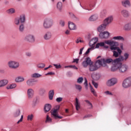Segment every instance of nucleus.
<instances>
[{
  "mask_svg": "<svg viewBox=\"0 0 131 131\" xmlns=\"http://www.w3.org/2000/svg\"><path fill=\"white\" fill-rule=\"evenodd\" d=\"M106 45H108L110 46V49L111 51H113V56L115 58H118L122 51L120 50L119 47H117V45H118V42L115 41L111 40H107L105 41Z\"/></svg>",
  "mask_w": 131,
  "mask_h": 131,
  "instance_id": "f257e3e1",
  "label": "nucleus"
},
{
  "mask_svg": "<svg viewBox=\"0 0 131 131\" xmlns=\"http://www.w3.org/2000/svg\"><path fill=\"white\" fill-rule=\"evenodd\" d=\"M127 69H128V66L127 65L122 64L121 61H118L116 66L111 68V71L114 72L118 70L120 73H124V72L127 71Z\"/></svg>",
  "mask_w": 131,
  "mask_h": 131,
  "instance_id": "f03ea898",
  "label": "nucleus"
},
{
  "mask_svg": "<svg viewBox=\"0 0 131 131\" xmlns=\"http://www.w3.org/2000/svg\"><path fill=\"white\" fill-rule=\"evenodd\" d=\"M113 21V17L112 16H108L104 20L102 24L100 25L97 28V30L99 32H102L106 29L107 25H109Z\"/></svg>",
  "mask_w": 131,
  "mask_h": 131,
  "instance_id": "7ed1b4c3",
  "label": "nucleus"
},
{
  "mask_svg": "<svg viewBox=\"0 0 131 131\" xmlns=\"http://www.w3.org/2000/svg\"><path fill=\"white\" fill-rule=\"evenodd\" d=\"M100 61L102 62L101 66L105 67L107 66V64H112V68H113L115 66H116V64L118 62V60L117 58L115 59V60L112 59V58H108L105 60V59H101Z\"/></svg>",
  "mask_w": 131,
  "mask_h": 131,
  "instance_id": "20e7f679",
  "label": "nucleus"
},
{
  "mask_svg": "<svg viewBox=\"0 0 131 131\" xmlns=\"http://www.w3.org/2000/svg\"><path fill=\"white\" fill-rule=\"evenodd\" d=\"M89 66V71L91 72L97 71L102 66V61L101 60H98L94 64L92 63Z\"/></svg>",
  "mask_w": 131,
  "mask_h": 131,
  "instance_id": "39448f33",
  "label": "nucleus"
},
{
  "mask_svg": "<svg viewBox=\"0 0 131 131\" xmlns=\"http://www.w3.org/2000/svg\"><path fill=\"white\" fill-rule=\"evenodd\" d=\"M54 25V20L50 18H46L43 22V27L45 29H49Z\"/></svg>",
  "mask_w": 131,
  "mask_h": 131,
  "instance_id": "423d86ee",
  "label": "nucleus"
},
{
  "mask_svg": "<svg viewBox=\"0 0 131 131\" xmlns=\"http://www.w3.org/2000/svg\"><path fill=\"white\" fill-rule=\"evenodd\" d=\"M7 65L11 69H17L19 68V63L17 61L14 60H10L8 62Z\"/></svg>",
  "mask_w": 131,
  "mask_h": 131,
  "instance_id": "0eeeda50",
  "label": "nucleus"
},
{
  "mask_svg": "<svg viewBox=\"0 0 131 131\" xmlns=\"http://www.w3.org/2000/svg\"><path fill=\"white\" fill-rule=\"evenodd\" d=\"M60 110V105L56 106V108L54 109L52 112L51 114L54 117L55 119H62L63 117L58 115V111Z\"/></svg>",
  "mask_w": 131,
  "mask_h": 131,
  "instance_id": "6e6552de",
  "label": "nucleus"
},
{
  "mask_svg": "<svg viewBox=\"0 0 131 131\" xmlns=\"http://www.w3.org/2000/svg\"><path fill=\"white\" fill-rule=\"evenodd\" d=\"M131 86V77H128L125 79L122 83L123 88L125 89H127V88H129Z\"/></svg>",
  "mask_w": 131,
  "mask_h": 131,
  "instance_id": "1a4fd4ad",
  "label": "nucleus"
},
{
  "mask_svg": "<svg viewBox=\"0 0 131 131\" xmlns=\"http://www.w3.org/2000/svg\"><path fill=\"white\" fill-rule=\"evenodd\" d=\"M116 83H117V79L114 78L110 79L106 81V85L107 86H113Z\"/></svg>",
  "mask_w": 131,
  "mask_h": 131,
  "instance_id": "9d476101",
  "label": "nucleus"
},
{
  "mask_svg": "<svg viewBox=\"0 0 131 131\" xmlns=\"http://www.w3.org/2000/svg\"><path fill=\"white\" fill-rule=\"evenodd\" d=\"M121 15L124 18H129L130 17V13L127 9H123L121 11Z\"/></svg>",
  "mask_w": 131,
  "mask_h": 131,
  "instance_id": "9b49d317",
  "label": "nucleus"
},
{
  "mask_svg": "<svg viewBox=\"0 0 131 131\" xmlns=\"http://www.w3.org/2000/svg\"><path fill=\"white\" fill-rule=\"evenodd\" d=\"M121 5L124 8H129L131 6L130 1L123 0L121 1Z\"/></svg>",
  "mask_w": 131,
  "mask_h": 131,
  "instance_id": "f8f14e48",
  "label": "nucleus"
},
{
  "mask_svg": "<svg viewBox=\"0 0 131 131\" xmlns=\"http://www.w3.org/2000/svg\"><path fill=\"white\" fill-rule=\"evenodd\" d=\"M129 56V55H128V54L125 53L124 54V57L122 56H120L119 58H117V60L120 62H123L124 61H126L127 59H128Z\"/></svg>",
  "mask_w": 131,
  "mask_h": 131,
  "instance_id": "ddd939ff",
  "label": "nucleus"
},
{
  "mask_svg": "<svg viewBox=\"0 0 131 131\" xmlns=\"http://www.w3.org/2000/svg\"><path fill=\"white\" fill-rule=\"evenodd\" d=\"M34 36L31 34L27 35L25 38V40L28 41L29 42H34Z\"/></svg>",
  "mask_w": 131,
  "mask_h": 131,
  "instance_id": "4468645a",
  "label": "nucleus"
},
{
  "mask_svg": "<svg viewBox=\"0 0 131 131\" xmlns=\"http://www.w3.org/2000/svg\"><path fill=\"white\" fill-rule=\"evenodd\" d=\"M109 36H110V33L107 31L101 32L99 34V37L100 38H108Z\"/></svg>",
  "mask_w": 131,
  "mask_h": 131,
  "instance_id": "2eb2a0df",
  "label": "nucleus"
},
{
  "mask_svg": "<svg viewBox=\"0 0 131 131\" xmlns=\"http://www.w3.org/2000/svg\"><path fill=\"white\" fill-rule=\"evenodd\" d=\"M28 98L29 99H32L33 96H34V91L33 89L30 88L27 90Z\"/></svg>",
  "mask_w": 131,
  "mask_h": 131,
  "instance_id": "dca6fc26",
  "label": "nucleus"
},
{
  "mask_svg": "<svg viewBox=\"0 0 131 131\" xmlns=\"http://www.w3.org/2000/svg\"><path fill=\"white\" fill-rule=\"evenodd\" d=\"M52 32H47L43 35V38L45 40H50L52 38Z\"/></svg>",
  "mask_w": 131,
  "mask_h": 131,
  "instance_id": "f3484780",
  "label": "nucleus"
},
{
  "mask_svg": "<svg viewBox=\"0 0 131 131\" xmlns=\"http://www.w3.org/2000/svg\"><path fill=\"white\" fill-rule=\"evenodd\" d=\"M98 39L97 37L93 38L89 42L90 47H94V49H95V44L98 42Z\"/></svg>",
  "mask_w": 131,
  "mask_h": 131,
  "instance_id": "a211bd4d",
  "label": "nucleus"
},
{
  "mask_svg": "<svg viewBox=\"0 0 131 131\" xmlns=\"http://www.w3.org/2000/svg\"><path fill=\"white\" fill-rule=\"evenodd\" d=\"M68 24L69 28L70 30H76V29H77V27H76V25H75V24L71 21H69Z\"/></svg>",
  "mask_w": 131,
  "mask_h": 131,
  "instance_id": "6ab92c4d",
  "label": "nucleus"
},
{
  "mask_svg": "<svg viewBox=\"0 0 131 131\" xmlns=\"http://www.w3.org/2000/svg\"><path fill=\"white\" fill-rule=\"evenodd\" d=\"M106 41V40L104 41V42H101L99 43H97L96 46V48L98 49V48H100V47H104V48H105V49H108V48H109V47L105 45V43H106L105 42Z\"/></svg>",
  "mask_w": 131,
  "mask_h": 131,
  "instance_id": "aec40b11",
  "label": "nucleus"
},
{
  "mask_svg": "<svg viewBox=\"0 0 131 131\" xmlns=\"http://www.w3.org/2000/svg\"><path fill=\"white\" fill-rule=\"evenodd\" d=\"M8 83H9V81L7 79L0 80V88H4V86H6Z\"/></svg>",
  "mask_w": 131,
  "mask_h": 131,
  "instance_id": "412c9836",
  "label": "nucleus"
},
{
  "mask_svg": "<svg viewBox=\"0 0 131 131\" xmlns=\"http://www.w3.org/2000/svg\"><path fill=\"white\" fill-rule=\"evenodd\" d=\"M123 29L126 31H129V30H131V23L126 24L123 27Z\"/></svg>",
  "mask_w": 131,
  "mask_h": 131,
  "instance_id": "4be33fe9",
  "label": "nucleus"
},
{
  "mask_svg": "<svg viewBox=\"0 0 131 131\" xmlns=\"http://www.w3.org/2000/svg\"><path fill=\"white\" fill-rule=\"evenodd\" d=\"M98 15L97 14H94L90 16V18H89V21H97V19H98Z\"/></svg>",
  "mask_w": 131,
  "mask_h": 131,
  "instance_id": "5701e85b",
  "label": "nucleus"
},
{
  "mask_svg": "<svg viewBox=\"0 0 131 131\" xmlns=\"http://www.w3.org/2000/svg\"><path fill=\"white\" fill-rule=\"evenodd\" d=\"M75 106L76 107V110L77 111H78L79 109H80V103H79V101H78V99L76 98V102L75 103Z\"/></svg>",
  "mask_w": 131,
  "mask_h": 131,
  "instance_id": "b1692460",
  "label": "nucleus"
},
{
  "mask_svg": "<svg viewBox=\"0 0 131 131\" xmlns=\"http://www.w3.org/2000/svg\"><path fill=\"white\" fill-rule=\"evenodd\" d=\"M52 108V105L50 104H46L44 107L45 112L47 113V112H49L50 110Z\"/></svg>",
  "mask_w": 131,
  "mask_h": 131,
  "instance_id": "393cba45",
  "label": "nucleus"
},
{
  "mask_svg": "<svg viewBox=\"0 0 131 131\" xmlns=\"http://www.w3.org/2000/svg\"><path fill=\"white\" fill-rule=\"evenodd\" d=\"M28 86H33L34 85V83H33V80L31 79H28L26 82Z\"/></svg>",
  "mask_w": 131,
  "mask_h": 131,
  "instance_id": "a878e982",
  "label": "nucleus"
},
{
  "mask_svg": "<svg viewBox=\"0 0 131 131\" xmlns=\"http://www.w3.org/2000/svg\"><path fill=\"white\" fill-rule=\"evenodd\" d=\"M114 40H121L122 41H124V38L121 36H115L113 38Z\"/></svg>",
  "mask_w": 131,
  "mask_h": 131,
  "instance_id": "bb28decb",
  "label": "nucleus"
},
{
  "mask_svg": "<svg viewBox=\"0 0 131 131\" xmlns=\"http://www.w3.org/2000/svg\"><path fill=\"white\" fill-rule=\"evenodd\" d=\"M16 86H17V85H16V84L13 83V84L8 85L6 87V89L7 90H12L13 89H15V88H16Z\"/></svg>",
  "mask_w": 131,
  "mask_h": 131,
  "instance_id": "cd10ccee",
  "label": "nucleus"
},
{
  "mask_svg": "<svg viewBox=\"0 0 131 131\" xmlns=\"http://www.w3.org/2000/svg\"><path fill=\"white\" fill-rule=\"evenodd\" d=\"M20 114H21V111L20 110V109H18L14 113V117H18L20 116Z\"/></svg>",
  "mask_w": 131,
  "mask_h": 131,
  "instance_id": "c85d7f7f",
  "label": "nucleus"
},
{
  "mask_svg": "<svg viewBox=\"0 0 131 131\" xmlns=\"http://www.w3.org/2000/svg\"><path fill=\"white\" fill-rule=\"evenodd\" d=\"M54 90H51L49 93V97L50 100H53V98H54Z\"/></svg>",
  "mask_w": 131,
  "mask_h": 131,
  "instance_id": "c756f323",
  "label": "nucleus"
},
{
  "mask_svg": "<svg viewBox=\"0 0 131 131\" xmlns=\"http://www.w3.org/2000/svg\"><path fill=\"white\" fill-rule=\"evenodd\" d=\"M15 12H16V10H15V9L14 8H11L7 10V14H15Z\"/></svg>",
  "mask_w": 131,
  "mask_h": 131,
  "instance_id": "7c9ffc66",
  "label": "nucleus"
},
{
  "mask_svg": "<svg viewBox=\"0 0 131 131\" xmlns=\"http://www.w3.org/2000/svg\"><path fill=\"white\" fill-rule=\"evenodd\" d=\"M16 82H22L24 81V78L23 77H17L15 78Z\"/></svg>",
  "mask_w": 131,
  "mask_h": 131,
  "instance_id": "2f4dec72",
  "label": "nucleus"
},
{
  "mask_svg": "<svg viewBox=\"0 0 131 131\" xmlns=\"http://www.w3.org/2000/svg\"><path fill=\"white\" fill-rule=\"evenodd\" d=\"M32 77L33 78H39V77H41V75L38 73H34L32 75Z\"/></svg>",
  "mask_w": 131,
  "mask_h": 131,
  "instance_id": "473e14b6",
  "label": "nucleus"
},
{
  "mask_svg": "<svg viewBox=\"0 0 131 131\" xmlns=\"http://www.w3.org/2000/svg\"><path fill=\"white\" fill-rule=\"evenodd\" d=\"M24 24H21V25H19V31H20V32H23V31H24Z\"/></svg>",
  "mask_w": 131,
  "mask_h": 131,
  "instance_id": "72a5a7b5",
  "label": "nucleus"
},
{
  "mask_svg": "<svg viewBox=\"0 0 131 131\" xmlns=\"http://www.w3.org/2000/svg\"><path fill=\"white\" fill-rule=\"evenodd\" d=\"M21 23H24L25 22V15H20L19 18Z\"/></svg>",
  "mask_w": 131,
  "mask_h": 131,
  "instance_id": "f704fd0d",
  "label": "nucleus"
},
{
  "mask_svg": "<svg viewBox=\"0 0 131 131\" xmlns=\"http://www.w3.org/2000/svg\"><path fill=\"white\" fill-rule=\"evenodd\" d=\"M90 90L92 94L94 95V96L97 97V93L95 91V89H94V88L92 86V85H90Z\"/></svg>",
  "mask_w": 131,
  "mask_h": 131,
  "instance_id": "c9c22d12",
  "label": "nucleus"
},
{
  "mask_svg": "<svg viewBox=\"0 0 131 131\" xmlns=\"http://www.w3.org/2000/svg\"><path fill=\"white\" fill-rule=\"evenodd\" d=\"M85 61L86 63H88V64L89 65V66L90 65H91L92 64H93V62H92V60H91V58L90 57H87L86 58V60H85Z\"/></svg>",
  "mask_w": 131,
  "mask_h": 131,
  "instance_id": "e433bc0d",
  "label": "nucleus"
},
{
  "mask_svg": "<svg viewBox=\"0 0 131 131\" xmlns=\"http://www.w3.org/2000/svg\"><path fill=\"white\" fill-rule=\"evenodd\" d=\"M57 9L58 10H59V11H61V10H62V3L58 2L57 3Z\"/></svg>",
  "mask_w": 131,
  "mask_h": 131,
  "instance_id": "4c0bfd02",
  "label": "nucleus"
},
{
  "mask_svg": "<svg viewBox=\"0 0 131 131\" xmlns=\"http://www.w3.org/2000/svg\"><path fill=\"white\" fill-rule=\"evenodd\" d=\"M75 86L76 90H78L79 92L81 91V90L82 89V87L81 86V85L79 84H75Z\"/></svg>",
  "mask_w": 131,
  "mask_h": 131,
  "instance_id": "58836bf2",
  "label": "nucleus"
},
{
  "mask_svg": "<svg viewBox=\"0 0 131 131\" xmlns=\"http://www.w3.org/2000/svg\"><path fill=\"white\" fill-rule=\"evenodd\" d=\"M85 102L88 103V106H89L90 109H92L93 108V104H92V103H91V102H90V101L88 100H85Z\"/></svg>",
  "mask_w": 131,
  "mask_h": 131,
  "instance_id": "ea45409f",
  "label": "nucleus"
},
{
  "mask_svg": "<svg viewBox=\"0 0 131 131\" xmlns=\"http://www.w3.org/2000/svg\"><path fill=\"white\" fill-rule=\"evenodd\" d=\"M94 7H95V5H90L89 6L90 8H85L84 7H83V9H84V10H87L88 11H92V10H93V8H94Z\"/></svg>",
  "mask_w": 131,
  "mask_h": 131,
  "instance_id": "a19ab883",
  "label": "nucleus"
},
{
  "mask_svg": "<svg viewBox=\"0 0 131 131\" xmlns=\"http://www.w3.org/2000/svg\"><path fill=\"white\" fill-rule=\"evenodd\" d=\"M32 119H33V115H29L27 116V120L29 121H32Z\"/></svg>",
  "mask_w": 131,
  "mask_h": 131,
  "instance_id": "79ce46f5",
  "label": "nucleus"
},
{
  "mask_svg": "<svg viewBox=\"0 0 131 131\" xmlns=\"http://www.w3.org/2000/svg\"><path fill=\"white\" fill-rule=\"evenodd\" d=\"M46 123H47V122H52V118L49 117V115L47 116L46 120L45 121Z\"/></svg>",
  "mask_w": 131,
  "mask_h": 131,
  "instance_id": "37998d69",
  "label": "nucleus"
},
{
  "mask_svg": "<svg viewBox=\"0 0 131 131\" xmlns=\"http://www.w3.org/2000/svg\"><path fill=\"white\" fill-rule=\"evenodd\" d=\"M83 81V78L82 77H79L77 80V82L78 83H82Z\"/></svg>",
  "mask_w": 131,
  "mask_h": 131,
  "instance_id": "c03bdc74",
  "label": "nucleus"
},
{
  "mask_svg": "<svg viewBox=\"0 0 131 131\" xmlns=\"http://www.w3.org/2000/svg\"><path fill=\"white\" fill-rule=\"evenodd\" d=\"M14 23L16 25H19L20 24V18H16L15 19Z\"/></svg>",
  "mask_w": 131,
  "mask_h": 131,
  "instance_id": "a18cd8bd",
  "label": "nucleus"
},
{
  "mask_svg": "<svg viewBox=\"0 0 131 131\" xmlns=\"http://www.w3.org/2000/svg\"><path fill=\"white\" fill-rule=\"evenodd\" d=\"M92 50H94V46L89 48L86 52L85 53V55H88V54H90V52H91Z\"/></svg>",
  "mask_w": 131,
  "mask_h": 131,
  "instance_id": "49530a36",
  "label": "nucleus"
},
{
  "mask_svg": "<svg viewBox=\"0 0 131 131\" xmlns=\"http://www.w3.org/2000/svg\"><path fill=\"white\" fill-rule=\"evenodd\" d=\"M82 65L83 67H84V68H86V67H88L89 64H88V62H86V61H85V60L82 62Z\"/></svg>",
  "mask_w": 131,
  "mask_h": 131,
  "instance_id": "de8ad7c7",
  "label": "nucleus"
},
{
  "mask_svg": "<svg viewBox=\"0 0 131 131\" xmlns=\"http://www.w3.org/2000/svg\"><path fill=\"white\" fill-rule=\"evenodd\" d=\"M46 66L44 63H39L37 65L38 68H43Z\"/></svg>",
  "mask_w": 131,
  "mask_h": 131,
  "instance_id": "09e8293b",
  "label": "nucleus"
},
{
  "mask_svg": "<svg viewBox=\"0 0 131 131\" xmlns=\"http://www.w3.org/2000/svg\"><path fill=\"white\" fill-rule=\"evenodd\" d=\"M46 93V90L43 88H41L39 90V93L41 95L45 94Z\"/></svg>",
  "mask_w": 131,
  "mask_h": 131,
  "instance_id": "8fccbe9b",
  "label": "nucleus"
},
{
  "mask_svg": "<svg viewBox=\"0 0 131 131\" xmlns=\"http://www.w3.org/2000/svg\"><path fill=\"white\" fill-rule=\"evenodd\" d=\"M93 78L95 79V80H99V79H100V76L99 75H95L93 76Z\"/></svg>",
  "mask_w": 131,
  "mask_h": 131,
  "instance_id": "3c124183",
  "label": "nucleus"
},
{
  "mask_svg": "<svg viewBox=\"0 0 131 131\" xmlns=\"http://www.w3.org/2000/svg\"><path fill=\"white\" fill-rule=\"evenodd\" d=\"M59 25L62 27H63V26H65V21L64 20H60L59 22Z\"/></svg>",
  "mask_w": 131,
  "mask_h": 131,
  "instance_id": "603ef678",
  "label": "nucleus"
},
{
  "mask_svg": "<svg viewBox=\"0 0 131 131\" xmlns=\"http://www.w3.org/2000/svg\"><path fill=\"white\" fill-rule=\"evenodd\" d=\"M53 66H55V68H56V69H59V68H61L62 67V66L60 64H54Z\"/></svg>",
  "mask_w": 131,
  "mask_h": 131,
  "instance_id": "864d4df0",
  "label": "nucleus"
},
{
  "mask_svg": "<svg viewBox=\"0 0 131 131\" xmlns=\"http://www.w3.org/2000/svg\"><path fill=\"white\" fill-rule=\"evenodd\" d=\"M92 84H93V85L94 86V88H95V89H98V84L96 82L93 81Z\"/></svg>",
  "mask_w": 131,
  "mask_h": 131,
  "instance_id": "5fc2aeb1",
  "label": "nucleus"
},
{
  "mask_svg": "<svg viewBox=\"0 0 131 131\" xmlns=\"http://www.w3.org/2000/svg\"><path fill=\"white\" fill-rule=\"evenodd\" d=\"M63 100V98L62 97H59L56 98V102H58V103H60Z\"/></svg>",
  "mask_w": 131,
  "mask_h": 131,
  "instance_id": "6e6d98bb",
  "label": "nucleus"
},
{
  "mask_svg": "<svg viewBox=\"0 0 131 131\" xmlns=\"http://www.w3.org/2000/svg\"><path fill=\"white\" fill-rule=\"evenodd\" d=\"M23 121V115L21 116V118L20 120L17 122V124H19L20 122H22Z\"/></svg>",
  "mask_w": 131,
  "mask_h": 131,
  "instance_id": "4d7b16f0",
  "label": "nucleus"
},
{
  "mask_svg": "<svg viewBox=\"0 0 131 131\" xmlns=\"http://www.w3.org/2000/svg\"><path fill=\"white\" fill-rule=\"evenodd\" d=\"M105 94H106V95H109L110 96H113V94H112V93L108 91L105 92Z\"/></svg>",
  "mask_w": 131,
  "mask_h": 131,
  "instance_id": "13d9d810",
  "label": "nucleus"
},
{
  "mask_svg": "<svg viewBox=\"0 0 131 131\" xmlns=\"http://www.w3.org/2000/svg\"><path fill=\"white\" fill-rule=\"evenodd\" d=\"M79 61V59L77 58L75 59L73 61V63H76V64L78 63V61Z\"/></svg>",
  "mask_w": 131,
  "mask_h": 131,
  "instance_id": "bf43d9fd",
  "label": "nucleus"
},
{
  "mask_svg": "<svg viewBox=\"0 0 131 131\" xmlns=\"http://www.w3.org/2000/svg\"><path fill=\"white\" fill-rule=\"evenodd\" d=\"M85 82L84 83V84L85 85V88H88V80H86V78L84 79Z\"/></svg>",
  "mask_w": 131,
  "mask_h": 131,
  "instance_id": "052dcab7",
  "label": "nucleus"
},
{
  "mask_svg": "<svg viewBox=\"0 0 131 131\" xmlns=\"http://www.w3.org/2000/svg\"><path fill=\"white\" fill-rule=\"evenodd\" d=\"M76 43H78L79 42H83V40L80 39H77V40L76 41Z\"/></svg>",
  "mask_w": 131,
  "mask_h": 131,
  "instance_id": "680f3d73",
  "label": "nucleus"
},
{
  "mask_svg": "<svg viewBox=\"0 0 131 131\" xmlns=\"http://www.w3.org/2000/svg\"><path fill=\"white\" fill-rule=\"evenodd\" d=\"M26 56H27V57H31V53L30 52H27L26 53Z\"/></svg>",
  "mask_w": 131,
  "mask_h": 131,
  "instance_id": "e2e57ef3",
  "label": "nucleus"
},
{
  "mask_svg": "<svg viewBox=\"0 0 131 131\" xmlns=\"http://www.w3.org/2000/svg\"><path fill=\"white\" fill-rule=\"evenodd\" d=\"M83 49H84V47L80 49V52L79 53V55H81L82 54V51H83Z\"/></svg>",
  "mask_w": 131,
  "mask_h": 131,
  "instance_id": "0e129e2a",
  "label": "nucleus"
},
{
  "mask_svg": "<svg viewBox=\"0 0 131 131\" xmlns=\"http://www.w3.org/2000/svg\"><path fill=\"white\" fill-rule=\"evenodd\" d=\"M54 74H55V73L49 72L46 74V75H54Z\"/></svg>",
  "mask_w": 131,
  "mask_h": 131,
  "instance_id": "69168bd1",
  "label": "nucleus"
},
{
  "mask_svg": "<svg viewBox=\"0 0 131 131\" xmlns=\"http://www.w3.org/2000/svg\"><path fill=\"white\" fill-rule=\"evenodd\" d=\"M106 10H103L102 11H101V14H102L103 16H104V15H106Z\"/></svg>",
  "mask_w": 131,
  "mask_h": 131,
  "instance_id": "338daca9",
  "label": "nucleus"
},
{
  "mask_svg": "<svg viewBox=\"0 0 131 131\" xmlns=\"http://www.w3.org/2000/svg\"><path fill=\"white\" fill-rule=\"evenodd\" d=\"M120 49H121V50H123V43H121L120 44Z\"/></svg>",
  "mask_w": 131,
  "mask_h": 131,
  "instance_id": "774afa93",
  "label": "nucleus"
}]
</instances>
